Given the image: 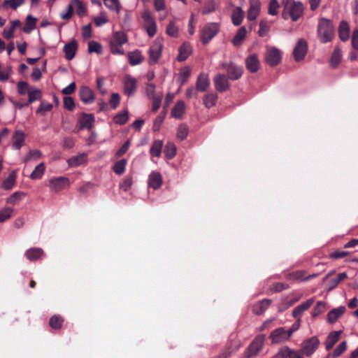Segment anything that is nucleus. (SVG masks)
Segmentation results:
<instances>
[{
	"mask_svg": "<svg viewBox=\"0 0 358 358\" xmlns=\"http://www.w3.org/2000/svg\"><path fill=\"white\" fill-rule=\"evenodd\" d=\"M128 119H129L128 112L127 110H124L122 113L117 114L114 117V122L119 124H124L127 122Z\"/></svg>",
	"mask_w": 358,
	"mask_h": 358,
	"instance_id": "obj_51",
	"label": "nucleus"
},
{
	"mask_svg": "<svg viewBox=\"0 0 358 358\" xmlns=\"http://www.w3.org/2000/svg\"><path fill=\"white\" fill-rule=\"evenodd\" d=\"M220 24L217 22H210L206 24L201 33V38L203 43H208L218 32Z\"/></svg>",
	"mask_w": 358,
	"mask_h": 358,
	"instance_id": "obj_2",
	"label": "nucleus"
},
{
	"mask_svg": "<svg viewBox=\"0 0 358 358\" xmlns=\"http://www.w3.org/2000/svg\"><path fill=\"white\" fill-rule=\"evenodd\" d=\"M247 31L245 27H241L232 39V43L235 46L240 45L246 37Z\"/></svg>",
	"mask_w": 358,
	"mask_h": 358,
	"instance_id": "obj_34",
	"label": "nucleus"
},
{
	"mask_svg": "<svg viewBox=\"0 0 358 358\" xmlns=\"http://www.w3.org/2000/svg\"><path fill=\"white\" fill-rule=\"evenodd\" d=\"M244 17V13L241 7H236L232 13L231 20L235 26H238L242 23Z\"/></svg>",
	"mask_w": 358,
	"mask_h": 358,
	"instance_id": "obj_32",
	"label": "nucleus"
},
{
	"mask_svg": "<svg viewBox=\"0 0 358 358\" xmlns=\"http://www.w3.org/2000/svg\"><path fill=\"white\" fill-rule=\"evenodd\" d=\"M319 345L320 341L317 337L313 336L303 341L301 352L307 357H310L316 351Z\"/></svg>",
	"mask_w": 358,
	"mask_h": 358,
	"instance_id": "obj_6",
	"label": "nucleus"
},
{
	"mask_svg": "<svg viewBox=\"0 0 358 358\" xmlns=\"http://www.w3.org/2000/svg\"><path fill=\"white\" fill-rule=\"evenodd\" d=\"M87 160V155L80 153L76 156H73L67 160V163L70 166L76 167L84 164Z\"/></svg>",
	"mask_w": 358,
	"mask_h": 358,
	"instance_id": "obj_26",
	"label": "nucleus"
},
{
	"mask_svg": "<svg viewBox=\"0 0 358 358\" xmlns=\"http://www.w3.org/2000/svg\"><path fill=\"white\" fill-rule=\"evenodd\" d=\"M25 0H4L2 6L3 8L10 7L13 10H16L19 6L24 3Z\"/></svg>",
	"mask_w": 358,
	"mask_h": 358,
	"instance_id": "obj_46",
	"label": "nucleus"
},
{
	"mask_svg": "<svg viewBox=\"0 0 358 358\" xmlns=\"http://www.w3.org/2000/svg\"><path fill=\"white\" fill-rule=\"evenodd\" d=\"M69 185V180L65 177H58L50 179L49 187L51 190L55 192L60 191Z\"/></svg>",
	"mask_w": 358,
	"mask_h": 358,
	"instance_id": "obj_13",
	"label": "nucleus"
},
{
	"mask_svg": "<svg viewBox=\"0 0 358 358\" xmlns=\"http://www.w3.org/2000/svg\"><path fill=\"white\" fill-rule=\"evenodd\" d=\"M265 340L264 335L257 336L247 348L245 356L246 358H251L256 356L264 346Z\"/></svg>",
	"mask_w": 358,
	"mask_h": 358,
	"instance_id": "obj_3",
	"label": "nucleus"
},
{
	"mask_svg": "<svg viewBox=\"0 0 358 358\" xmlns=\"http://www.w3.org/2000/svg\"><path fill=\"white\" fill-rule=\"evenodd\" d=\"M104 5L110 10L119 13L120 11V4L118 0H103Z\"/></svg>",
	"mask_w": 358,
	"mask_h": 358,
	"instance_id": "obj_48",
	"label": "nucleus"
},
{
	"mask_svg": "<svg viewBox=\"0 0 358 358\" xmlns=\"http://www.w3.org/2000/svg\"><path fill=\"white\" fill-rule=\"evenodd\" d=\"M325 309V303L322 301H318L312 311V316L315 317L323 313Z\"/></svg>",
	"mask_w": 358,
	"mask_h": 358,
	"instance_id": "obj_59",
	"label": "nucleus"
},
{
	"mask_svg": "<svg viewBox=\"0 0 358 358\" xmlns=\"http://www.w3.org/2000/svg\"><path fill=\"white\" fill-rule=\"evenodd\" d=\"M341 334V331H336L329 333L325 342V348L327 350H331L336 343L338 342Z\"/></svg>",
	"mask_w": 358,
	"mask_h": 358,
	"instance_id": "obj_23",
	"label": "nucleus"
},
{
	"mask_svg": "<svg viewBox=\"0 0 358 358\" xmlns=\"http://www.w3.org/2000/svg\"><path fill=\"white\" fill-rule=\"evenodd\" d=\"M127 57L129 64L132 66L138 65L143 60V57L138 50L128 52Z\"/></svg>",
	"mask_w": 358,
	"mask_h": 358,
	"instance_id": "obj_25",
	"label": "nucleus"
},
{
	"mask_svg": "<svg viewBox=\"0 0 358 358\" xmlns=\"http://www.w3.org/2000/svg\"><path fill=\"white\" fill-rule=\"evenodd\" d=\"M350 27L348 24L342 21L339 25L338 35L342 41H347L349 38Z\"/></svg>",
	"mask_w": 358,
	"mask_h": 358,
	"instance_id": "obj_31",
	"label": "nucleus"
},
{
	"mask_svg": "<svg viewBox=\"0 0 358 358\" xmlns=\"http://www.w3.org/2000/svg\"><path fill=\"white\" fill-rule=\"evenodd\" d=\"M52 108V105L48 102H46L45 101H41L39 107L38 108L36 113H45L50 111Z\"/></svg>",
	"mask_w": 358,
	"mask_h": 358,
	"instance_id": "obj_64",
	"label": "nucleus"
},
{
	"mask_svg": "<svg viewBox=\"0 0 358 358\" xmlns=\"http://www.w3.org/2000/svg\"><path fill=\"white\" fill-rule=\"evenodd\" d=\"M308 51V45L305 40L299 39L293 50V55L296 62L303 59Z\"/></svg>",
	"mask_w": 358,
	"mask_h": 358,
	"instance_id": "obj_7",
	"label": "nucleus"
},
{
	"mask_svg": "<svg viewBox=\"0 0 358 358\" xmlns=\"http://www.w3.org/2000/svg\"><path fill=\"white\" fill-rule=\"evenodd\" d=\"M247 69L251 73L257 72L259 69V61L256 54H252L245 59Z\"/></svg>",
	"mask_w": 358,
	"mask_h": 358,
	"instance_id": "obj_17",
	"label": "nucleus"
},
{
	"mask_svg": "<svg viewBox=\"0 0 358 358\" xmlns=\"http://www.w3.org/2000/svg\"><path fill=\"white\" fill-rule=\"evenodd\" d=\"M162 178L159 173L152 171L148 178V185L150 187L157 189L161 187Z\"/></svg>",
	"mask_w": 358,
	"mask_h": 358,
	"instance_id": "obj_22",
	"label": "nucleus"
},
{
	"mask_svg": "<svg viewBox=\"0 0 358 358\" xmlns=\"http://www.w3.org/2000/svg\"><path fill=\"white\" fill-rule=\"evenodd\" d=\"M213 83L217 91L223 92L229 88V78L224 74H217L213 78Z\"/></svg>",
	"mask_w": 358,
	"mask_h": 358,
	"instance_id": "obj_9",
	"label": "nucleus"
},
{
	"mask_svg": "<svg viewBox=\"0 0 358 358\" xmlns=\"http://www.w3.org/2000/svg\"><path fill=\"white\" fill-rule=\"evenodd\" d=\"M162 44L160 41L156 40L149 50L150 63H156L162 54Z\"/></svg>",
	"mask_w": 358,
	"mask_h": 358,
	"instance_id": "obj_12",
	"label": "nucleus"
},
{
	"mask_svg": "<svg viewBox=\"0 0 358 358\" xmlns=\"http://www.w3.org/2000/svg\"><path fill=\"white\" fill-rule=\"evenodd\" d=\"M271 301L270 299H264L253 306V312L256 315L262 314L270 306Z\"/></svg>",
	"mask_w": 358,
	"mask_h": 358,
	"instance_id": "obj_29",
	"label": "nucleus"
},
{
	"mask_svg": "<svg viewBox=\"0 0 358 358\" xmlns=\"http://www.w3.org/2000/svg\"><path fill=\"white\" fill-rule=\"evenodd\" d=\"M36 19L32 15H29L26 19V24L23 27V31L25 33H29L36 27Z\"/></svg>",
	"mask_w": 358,
	"mask_h": 358,
	"instance_id": "obj_43",
	"label": "nucleus"
},
{
	"mask_svg": "<svg viewBox=\"0 0 358 358\" xmlns=\"http://www.w3.org/2000/svg\"><path fill=\"white\" fill-rule=\"evenodd\" d=\"M314 303L313 299H309L306 301L297 306L292 311V315L296 319H299L304 311L308 310Z\"/></svg>",
	"mask_w": 358,
	"mask_h": 358,
	"instance_id": "obj_18",
	"label": "nucleus"
},
{
	"mask_svg": "<svg viewBox=\"0 0 358 358\" xmlns=\"http://www.w3.org/2000/svg\"><path fill=\"white\" fill-rule=\"evenodd\" d=\"M317 35L320 41L326 43L332 40L334 36V27L331 20L322 18L317 26Z\"/></svg>",
	"mask_w": 358,
	"mask_h": 358,
	"instance_id": "obj_1",
	"label": "nucleus"
},
{
	"mask_svg": "<svg viewBox=\"0 0 358 358\" xmlns=\"http://www.w3.org/2000/svg\"><path fill=\"white\" fill-rule=\"evenodd\" d=\"M163 146V141L161 140H155L150 150V153L152 157H159L161 155L162 149Z\"/></svg>",
	"mask_w": 358,
	"mask_h": 358,
	"instance_id": "obj_37",
	"label": "nucleus"
},
{
	"mask_svg": "<svg viewBox=\"0 0 358 358\" xmlns=\"http://www.w3.org/2000/svg\"><path fill=\"white\" fill-rule=\"evenodd\" d=\"M191 73V69L189 66H185L180 69L178 77V82L180 83V85H184L189 79Z\"/></svg>",
	"mask_w": 358,
	"mask_h": 358,
	"instance_id": "obj_38",
	"label": "nucleus"
},
{
	"mask_svg": "<svg viewBox=\"0 0 358 358\" xmlns=\"http://www.w3.org/2000/svg\"><path fill=\"white\" fill-rule=\"evenodd\" d=\"M79 94L80 100L85 104H90L94 101V94L87 86H82L80 88Z\"/></svg>",
	"mask_w": 358,
	"mask_h": 358,
	"instance_id": "obj_15",
	"label": "nucleus"
},
{
	"mask_svg": "<svg viewBox=\"0 0 358 358\" xmlns=\"http://www.w3.org/2000/svg\"><path fill=\"white\" fill-rule=\"evenodd\" d=\"M45 170V166L44 163L41 162L38 165H37L35 169L30 175V178L33 180L41 178L44 174Z\"/></svg>",
	"mask_w": 358,
	"mask_h": 358,
	"instance_id": "obj_41",
	"label": "nucleus"
},
{
	"mask_svg": "<svg viewBox=\"0 0 358 358\" xmlns=\"http://www.w3.org/2000/svg\"><path fill=\"white\" fill-rule=\"evenodd\" d=\"M222 68L227 70L229 78L231 80H237L241 78L243 74V68L232 64H227L223 63Z\"/></svg>",
	"mask_w": 358,
	"mask_h": 358,
	"instance_id": "obj_11",
	"label": "nucleus"
},
{
	"mask_svg": "<svg viewBox=\"0 0 358 358\" xmlns=\"http://www.w3.org/2000/svg\"><path fill=\"white\" fill-rule=\"evenodd\" d=\"M88 51L90 53L96 52L100 54L102 51V46L100 43L96 41H90L88 43Z\"/></svg>",
	"mask_w": 358,
	"mask_h": 358,
	"instance_id": "obj_57",
	"label": "nucleus"
},
{
	"mask_svg": "<svg viewBox=\"0 0 358 358\" xmlns=\"http://www.w3.org/2000/svg\"><path fill=\"white\" fill-rule=\"evenodd\" d=\"M137 88V80L131 76H126L124 78V90L127 96L134 94Z\"/></svg>",
	"mask_w": 358,
	"mask_h": 358,
	"instance_id": "obj_14",
	"label": "nucleus"
},
{
	"mask_svg": "<svg viewBox=\"0 0 358 358\" xmlns=\"http://www.w3.org/2000/svg\"><path fill=\"white\" fill-rule=\"evenodd\" d=\"M42 93L38 89L31 87L28 92V103H31L36 100H39L41 98Z\"/></svg>",
	"mask_w": 358,
	"mask_h": 358,
	"instance_id": "obj_39",
	"label": "nucleus"
},
{
	"mask_svg": "<svg viewBox=\"0 0 358 358\" xmlns=\"http://www.w3.org/2000/svg\"><path fill=\"white\" fill-rule=\"evenodd\" d=\"M31 87L27 82L20 81L17 83V92L21 95H24L26 93L28 94L29 90Z\"/></svg>",
	"mask_w": 358,
	"mask_h": 358,
	"instance_id": "obj_55",
	"label": "nucleus"
},
{
	"mask_svg": "<svg viewBox=\"0 0 358 358\" xmlns=\"http://www.w3.org/2000/svg\"><path fill=\"white\" fill-rule=\"evenodd\" d=\"M166 33L171 37L177 38L179 36L180 28L176 24V21L171 20L169 22L166 29Z\"/></svg>",
	"mask_w": 358,
	"mask_h": 358,
	"instance_id": "obj_35",
	"label": "nucleus"
},
{
	"mask_svg": "<svg viewBox=\"0 0 358 358\" xmlns=\"http://www.w3.org/2000/svg\"><path fill=\"white\" fill-rule=\"evenodd\" d=\"M347 349V343L346 341L341 342L334 350L332 356L334 357H338L341 355H342Z\"/></svg>",
	"mask_w": 358,
	"mask_h": 358,
	"instance_id": "obj_58",
	"label": "nucleus"
},
{
	"mask_svg": "<svg viewBox=\"0 0 358 358\" xmlns=\"http://www.w3.org/2000/svg\"><path fill=\"white\" fill-rule=\"evenodd\" d=\"M63 323V320L60 316L54 315L50 320V325L53 329H59Z\"/></svg>",
	"mask_w": 358,
	"mask_h": 358,
	"instance_id": "obj_56",
	"label": "nucleus"
},
{
	"mask_svg": "<svg viewBox=\"0 0 358 358\" xmlns=\"http://www.w3.org/2000/svg\"><path fill=\"white\" fill-rule=\"evenodd\" d=\"M13 213L11 207H4L0 210V222H3L10 218Z\"/></svg>",
	"mask_w": 358,
	"mask_h": 358,
	"instance_id": "obj_47",
	"label": "nucleus"
},
{
	"mask_svg": "<svg viewBox=\"0 0 358 358\" xmlns=\"http://www.w3.org/2000/svg\"><path fill=\"white\" fill-rule=\"evenodd\" d=\"M25 134L22 130H16L13 136V148L20 150L24 142Z\"/></svg>",
	"mask_w": 358,
	"mask_h": 358,
	"instance_id": "obj_21",
	"label": "nucleus"
},
{
	"mask_svg": "<svg viewBox=\"0 0 358 358\" xmlns=\"http://www.w3.org/2000/svg\"><path fill=\"white\" fill-rule=\"evenodd\" d=\"M78 49L77 42L75 40L66 43L64 47V52L67 60H71L76 53Z\"/></svg>",
	"mask_w": 358,
	"mask_h": 358,
	"instance_id": "obj_20",
	"label": "nucleus"
},
{
	"mask_svg": "<svg viewBox=\"0 0 358 358\" xmlns=\"http://www.w3.org/2000/svg\"><path fill=\"white\" fill-rule=\"evenodd\" d=\"M127 41V36L124 32L116 31L113 33L110 43L122 45L125 44Z\"/></svg>",
	"mask_w": 358,
	"mask_h": 358,
	"instance_id": "obj_27",
	"label": "nucleus"
},
{
	"mask_svg": "<svg viewBox=\"0 0 358 358\" xmlns=\"http://www.w3.org/2000/svg\"><path fill=\"white\" fill-rule=\"evenodd\" d=\"M122 45L118 44H114L110 43V52L113 55H123L124 54V51L122 48Z\"/></svg>",
	"mask_w": 358,
	"mask_h": 358,
	"instance_id": "obj_62",
	"label": "nucleus"
},
{
	"mask_svg": "<svg viewBox=\"0 0 358 358\" xmlns=\"http://www.w3.org/2000/svg\"><path fill=\"white\" fill-rule=\"evenodd\" d=\"M192 53V48L190 45L184 43L180 46L179 49V54L178 55V60L180 62H183L187 59V57Z\"/></svg>",
	"mask_w": 358,
	"mask_h": 358,
	"instance_id": "obj_30",
	"label": "nucleus"
},
{
	"mask_svg": "<svg viewBox=\"0 0 358 358\" xmlns=\"http://www.w3.org/2000/svg\"><path fill=\"white\" fill-rule=\"evenodd\" d=\"M217 95L215 93H208L204 96L203 104L207 108H211L215 105Z\"/></svg>",
	"mask_w": 358,
	"mask_h": 358,
	"instance_id": "obj_40",
	"label": "nucleus"
},
{
	"mask_svg": "<svg viewBox=\"0 0 358 358\" xmlns=\"http://www.w3.org/2000/svg\"><path fill=\"white\" fill-rule=\"evenodd\" d=\"M215 9H216V3L213 0H211V1H209L206 3V4L203 8L202 13L204 15H206L211 12L215 11Z\"/></svg>",
	"mask_w": 358,
	"mask_h": 358,
	"instance_id": "obj_61",
	"label": "nucleus"
},
{
	"mask_svg": "<svg viewBox=\"0 0 358 358\" xmlns=\"http://www.w3.org/2000/svg\"><path fill=\"white\" fill-rule=\"evenodd\" d=\"M71 4H73V8H76V12L79 16H83L86 12L85 6L80 0H71Z\"/></svg>",
	"mask_w": 358,
	"mask_h": 358,
	"instance_id": "obj_44",
	"label": "nucleus"
},
{
	"mask_svg": "<svg viewBox=\"0 0 358 358\" xmlns=\"http://www.w3.org/2000/svg\"><path fill=\"white\" fill-rule=\"evenodd\" d=\"M185 110V104L183 101H179L176 103L171 110V115L177 119L182 117Z\"/></svg>",
	"mask_w": 358,
	"mask_h": 358,
	"instance_id": "obj_28",
	"label": "nucleus"
},
{
	"mask_svg": "<svg viewBox=\"0 0 358 358\" xmlns=\"http://www.w3.org/2000/svg\"><path fill=\"white\" fill-rule=\"evenodd\" d=\"M279 8L280 6L277 0H271L268 6V14L276 15L278 13Z\"/></svg>",
	"mask_w": 358,
	"mask_h": 358,
	"instance_id": "obj_60",
	"label": "nucleus"
},
{
	"mask_svg": "<svg viewBox=\"0 0 358 358\" xmlns=\"http://www.w3.org/2000/svg\"><path fill=\"white\" fill-rule=\"evenodd\" d=\"M345 311L344 306H339L329 312L327 320L329 323H334Z\"/></svg>",
	"mask_w": 358,
	"mask_h": 358,
	"instance_id": "obj_24",
	"label": "nucleus"
},
{
	"mask_svg": "<svg viewBox=\"0 0 358 358\" xmlns=\"http://www.w3.org/2000/svg\"><path fill=\"white\" fill-rule=\"evenodd\" d=\"M127 164V159H122L118 162H117L114 166H113V171L117 175L122 174L125 171V167Z\"/></svg>",
	"mask_w": 358,
	"mask_h": 358,
	"instance_id": "obj_49",
	"label": "nucleus"
},
{
	"mask_svg": "<svg viewBox=\"0 0 358 358\" xmlns=\"http://www.w3.org/2000/svg\"><path fill=\"white\" fill-rule=\"evenodd\" d=\"M210 86L208 75L204 73H201L196 80V87L198 91L205 92Z\"/></svg>",
	"mask_w": 358,
	"mask_h": 358,
	"instance_id": "obj_19",
	"label": "nucleus"
},
{
	"mask_svg": "<svg viewBox=\"0 0 358 358\" xmlns=\"http://www.w3.org/2000/svg\"><path fill=\"white\" fill-rule=\"evenodd\" d=\"M188 134V128L185 125H180L178 129L177 136L180 140L185 139Z\"/></svg>",
	"mask_w": 358,
	"mask_h": 358,
	"instance_id": "obj_63",
	"label": "nucleus"
},
{
	"mask_svg": "<svg viewBox=\"0 0 358 358\" xmlns=\"http://www.w3.org/2000/svg\"><path fill=\"white\" fill-rule=\"evenodd\" d=\"M156 87L152 83H148L145 87V93L148 98L153 99L162 96V94L155 93Z\"/></svg>",
	"mask_w": 358,
	"mask_h": 358,
	"instance_id": "obj_50",
	"label": "nucleus"
},
{
	"mask_svg": "<svg viewBox=\"0 0 358 358\" xmlns=\"http://www.w3.org/2000/svg\"><path fill=\"white\" fill-rule=\"evenodd\" d=\"M291 349L287 346L280 348L277 354L273 358H289Z\"/></svg>",
	"mask_w": 358,
	"mask_h": 358,
	"instance_id": "obj_54",
	"label": "nucleus"
},
{
	"mask_svg": "<svg viewBox=\"0 0 358 358\" xmlns=\"http://www.w3.org/2000/svg\"><path fill=\"white\" fill-rule=\"evenodd\" d=\"M282 59V52L275 47H267L265 55V62L269 66H275L280 64Z\"/></svg>",
	"mask_w": 358,
	"mask_h": 358,
	"instance_id": "obj_4",
	"label": "nucleus"
},
{
	"mask_svg": "<svg viewBox=\"0 0 358 358\" xmlns=\"http://www.w3.org/2000/svg\"><path fill=\"white\" fill-rule=\"evenodd\" d=\"M166 156L171 159L176 155V147L173 143H168L164 150Z\"/></svg>",
	"mask_w": 358,
	"mask_h": 358,
	"instance_id": "obj_53",
	"label": "nucleus"
},
{
	"mask_svg": "<svg viewBox=\"0 0 358 358\" xmlns=\"http://www.w3.org/2000/svg\"><path fill=\"white\" fill-rule=\"evenodd\" d=\"M43 251L41 248H30L25 252L27 258L30 261L36 260L42 256Z\"/></svg>",
	"mask_w": 358,
	"mask_h": 358,
	"instance_id": "obj_36",
	"label": "nucleus"
},
{
	"mask_svg": "<svg viewBox=\"0 0 358 358\" xmlns=\"http://www.w3.org/2000/svg\"><path fill=\"white\" fill-rule=\"evenodd\" d=\"M16 179V173L15 171L11 172L8 178L3 180L2 187L4 189H10L15 185Z\"/></svg>",
	"mask_w": 358,
	"mask_h": 358,
	"instance_id": "obj_42",
	"label": "nucleus"
},
{
	"mask_svg": "<svg viewBox=\"0 0 358 358\" xmlns=\"http://www.w3.org/2000/svg\"><path fill=\"white\" fill-rule=\"evenodd\" d=\"M141 17L143 20L144 27L148 36L153 37L157 32V24L155 18L152 17L149 10H145L142 13Z\"/></svg>",
	"mask_w": 358,
	"mask_h": 358,
	"instance_id": "obj_5",
	"label": "nucleus"
},
{
	"mask_svg": "<svg viewBox=\"0 0 358 358\" xmlns=\"http://www.w3.org/2000/svg\"><path fill=\"white\" fill-rule=\"evenodd\" d=\"M94 119L91 114H84L80 119V124L81 129H90L94 123Z\"/></svg>",
	"mask_w": 358,
	"mask_h": 358,
	"instance_id": "obj_33",
	"label": "nucleus"
},
{
	"mask_svg": "<svg viewBox=\"0 0 358 358\" xmlns=\"http://www.w3.org/2000/svg\"><path fill=\"white\" fill-rule=\"evenodd\" d=\"M261 3L259 0H250V8L248 11V19L255 20L260 13Z\"/></svg>",
	"mask_w": 358,
	"mask_h": 358,
	"instance_id": "obj_16",
	"label": "nucleus"
},
{
	"mask_svg": "<svg viewBox=\"0 0 358 358\" xmlns=\"http://www.w3.org/2000/svg\"><path fill=\"white\" fill-rule=\"evenodd\" d=\"M341 59V50L339 48H336L331 57V64L333 66H336Z\"/></svg>",
	"mask_w": 358,
	"mask_h": 358,
	"instance_id": "obj_52",
	"label": "nucleus"
},
{
	"mask_svg": "<svg viewBox=\"0 0 358 358\" xmlns=\"http://www.w3.org/2000/svg\"><path fill=\"white\" fill-rule=\"evenodd\" d=\"M24 196V194L23 192H16L6 199V203L15 206L17 204Z\"/></svg>",
	"mask_w": 358,
	"mask_h": 358,
	"instance_id": "obj_45",
	"label": "nucleus"
},
{
	"mask_svg": "<svg viewBox=\"0 0 358 358\" xmlns=\"http://www.w3.org/2000/svg\"><path fill=\"white\" fill-rule=\"evenodd\" d=\"M269 338L271 339V343L274 344L282 343L289 341V339L286 330L282 327L273 330L271 333Z\"/></svg>",
	"mask_w": 358,
	"mask_h": 358,
	"instance_id": "obj_8",
	"label": "nucleus"
},
{
	"mask_svg": "<svg viewBox=\"0 0 358 358\" xmlns=\"http://www.w3.org/2000/svg\"><path fill=\"white\" fill-rule=\"evenodd\" d=\"M288 9L292 20L293 21H297L303 15L304 7L301 2L294 1Z\"/></svg>",
	"mask_w": 358,
	"mask_h": 358,
	"instance_id": "obj_10",
	"label": "nucleus"
}]
</instances>
